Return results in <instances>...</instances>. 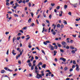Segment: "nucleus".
Listing matches in <instances>:
<instances>
[{"label": "nucleus", "mask_w": 80, "mask_h": 80, "mask_svg": "<svg viewBox=\"0 0 80 80\" xmlns=\"http://www.w3.org/2000/svg\"><path fill=\"white\" fill-rule=\"evenodd\" d=\"M75 65H73L72 66V68H75Z\"/></svg>", "instance_id": "4d7b16f0"}, {"label": "nucleus", "mask_w": 80, "mask_h": 80, "mask_svg": "<svg viewBox=\"0 0 80 80\" xmlns=\"http://www.w3.org/2000/svg\"><path fill=\"white\" fill-rule=\"evenodd\" d=\"M73 74H70L69 76V77H72V76H73Z\"/></svg>", "instance_id": "de8ad7c7"}, {"label": "nucleus", "mask_w": 80, "mask_h": 80, "mask_svg": "<svg viewBox=\"0 0 80 80\" xmlns=\"http://www.w3.org/2000/svg\"><path fill=\"white\" fill-rule=\"evenodd\" d=\"M36 49H37V50H39V51H40V49H39V48H38V47H36Z\"/></svg>", "instance_id": "3c124183"}, {"label": "nucleus", "mask_w": 80, "mask_h": 80, "mask_svg": "<svg viewBox=\"0 0 80 80\" xmlns=\"http://www.w3.org/2000/svg\"><path fill=\"white\" fill-rule=\"evenodd\" d=\"M49 48H51V50H54V47L53 46H52L50 44H49Z\"/></svg>", "instance_id": "7ed1b4c3"}, {"label": "nucleus", "mask_w": 80, "mask_h": 80, "mask_svg": "<svg viewBox=\"0 0 80 80\" xmlns=\"http://www.w3.org/2000/svg\"><path fill=\"white\" fill-rule=\"evenodd\" d=\"M20 57V55L19 54L18 56H16V59H18V58Z\"/></svg>", "instance_id": "f8f14e48"}, {"label": "nucleus", "mask_w": 80, "mask_h": 80, "mask_svg": "<svg viewBox=\"0 0 80 80\" xmlns=\"http://www.w3.org/2000/svg\"><path fill=\"white\" fill-rule=\"evenodd\" d=\"M54 48H55V49H57V48H58V47L57 45L55 46H54Z\"/></svg>", "instance_id": "4be33fe9"}, {"label": "nucleus", "mask_w": 80, "mask_h": 80, "mask_svg": "<svg viewBox=\"0 0 80 80\" xmlns=\"http://www.w3.org/2000/svg\"><path fill=\"white\" fill-rule=\"evenodd\" d=\"M66 80H70V78H67L66 79Z\"/></svg>", "instance_id": "774afa93"}, {"label": "nucleus", "mask_w": 80, "mask_h": 80, "mask_svg": "<svg viewBox=\"0 0 80 80\" xmlns=\"http://www.w3.org/2000/svg\"><path fill=\"white\" fill-rule=\"evenodd\" d=\"M70 43H73V40H72L70 41Z\"/></svg>", "instance_id": "864d4df0"}, {"label": "nucleus", "mask_w": 80, "mask_h": 80, "mask_svg": "<svg viewBox=\"0 0 80 80\" xmlns=\"http://www.w3.org/2000/svg\"><path fill=\"white\" fill-rule=\"evenodd\" d=\"M32 5V4L30 2H29V7H31Z\"/></svg>", "instance_id": "a19ab883"}, {"label": "nucleus", "mask_w": 80, "mask_h": 80, "mask_svg": "<svg viewBox=\"0 0 80 80\" xmlns=\"http://www.w3.org/2000/svg\"><path fill=\"white\" fill-rule=\"evenodd\" d=\"M9 52V49H8L7 51L6 54L8 55V52Z\"/></svg>", "instance_id": "c9c22d12"}, {"label": "nucleus", "mask_w": 80, "mask_h": 80, "mask_svg": "<svg viewBox=\"0 0 80 80\" xmlns=\"http://www.w3.org/2000/svg\"><path fill=\"white\" fill-rule=\"evenodd\" d=\"M28 47H29V48H32V46H31V45H30V44L29 45Z\"/></svg>", "instance_id": "0e129e2a"}, {"label": "nucleus", "mask_w": 80, "mask_h": 80, "mask_svg": "<svg viewBox=\"0 0 80 80\" xmlns=\"http://www.w3.org/2000/svg\"><path fill=\"white\" fill-rule=\"evenodd\" d=\"M51 5L52 7H53L55 4L54 3H51Z\"/></svg>", "instance_id": "f3484780"}, {"label": "nucleus", "mask_w": 80, "mask_h": 80, "mask_svg": "<svg viewBox=\"0 0 80 80\" xmlns=\"http://www.w3.org/2000/svg\"><path fill=\"white\" fill-rule=\"evenodd\" d=\"M1 73H5V70H2L1 71Z\"/></svg>", "instance_id": "0eeeda50"}, {"label": "nucleus", "mask_w": 80, "mask_h": 80, "mask_svg": "<svg viewBox=\"0 0 80 80\" xmlns=\"http://www.w3.org/2000/svg\"><path fill=\"white\" fill-rule=\"evenodd\" d=\"M10 3H9L8 2H6V5H9Z\"/></svg>", "instance_id": "e2e57ef3"}, {"label": "nucleus", "mask_w": 80, "mask_h": 80, "mask_svg": "<svg viewBox=\"0 0 80 80\" xmlns=\"http://www.w3.org/2000/svg\"><path fill=\"white\" fill-rule=\"evenodd\" d=\"M16 40V37H14L12 39V42L13 43H14V41Z\"/></svg>", "instance_id": "6e6552de"}, {"label": "nucleus", "mask_w": 80, "mask_h": 80, "mask_svg": "<svg viewBox=\"0 0 80 80\" xmlns=\"http://www.w3.org/2000/svg\"><path fill=\"white\" fill-rule=\"evenodd\" d=\"M68 6L67 5H65L64 6V8L65 10H66L67 9V8Z\"/></svg>", "instance_id": "ddd939ff"}, {"label": "nucleus", "mask_w": 80, "mask_h": 80, "mask_svg": "<svg viewBox=\"0 0 80 80\" xmlns=\"http://www.w3.org/2000/svg\"><path fill=\"white\" fill-rule=\"evenodd\" d=\"M17 6H15L13 7V8H14V9H16V8H17Z\"/></svg>", "instance_id": "6e6d98bb"}, {"label": "nucleus", "mask_w": 80, "mask_h": 80, "mask_svg": "<svg viewBox=\"0 0 80 80\" xmlns=\"http://www.w3.org/2000/svg\"><path fill=\"white\" fill-rule=\"evenodd\" d=\"M42 52L43 53H44V55H45V52H44V51H43V50H42Z\"/></svg>", "instance_id": "f704fd0d"}, {"label": "nucleus", "mask_w": 80, "mask_h": 80, "mask_svg": "<svg viewBox=\"0 0 80 80\" xmlns=\"http://www.w3.org/2000/svg\"><path fill=\"white\" fill-rule=\"evenodd\" d=\"M26 2H25V0H23V1L22 2V3H24V4H25V3Z\"/></svg>", "instance_id": "5fc2aeb1"}, {"label": "nucleus", "mask_w": 80, "mask_h": 80, "mask_svg": "<svg viewBox=\"0 0 80 80\" xmlns=\"http://www.w3.org/2000/svg\"><path fill=\"white\" fill-rule=\"evenodd\" d=\"M35 59H36V60H38V57L37 56H35Z\"/></svg>", "instance_id": "473e14b6"}, {"label": "nucleus", "mask_w": 80, "mask_h": 80, "mask_svg": "<svg viewBox=\"0 0 80 80\" xmlns=\"http://www.w3.org/2000/svg\"><path fill=\"white\" fill-rule=\"evenodd\" d=\"M39 64L41 65H42L43 64V63L42 62H40L39 63Z\"/></svg>", "instance_id": "79ce46f5"}, {"label": "nucleus", "mask_w": 80, "mask_h": 80, "mask_svg": "<svg viewBox=\"0 0 80 80\" xmlns=\"http://www.w3.org/2000/svg\"><path fill=\"white\" fill-rule=\"evenodd\" d=\"M5 34H6V35H8V34H9V32H6Z\"/></svg>", "instance_id": "09e8293b"}, {"label": "nucleus", "mask_w": 80, "mask_h": 80, "mask_svg": "<svg viewBox=\"0 0 80 80\" xmlns=\"http://www.w3.org/2000/svg\"><path fill=\"white\" fill-rule=\"evenodd\" d=\"M18 36H20V35H21V33H19L18 34Z\"/></svg>", "instance_id": "680f3d73"}, {"label": "nucleus", "mask_w": 80, "mask_h": 80, "mask_svg": "<svg viewBox=\"0 0 80 80\" xmlns=\"http://www.w3.org/2000/svg\"><path fill=\"white\" fill-rule=\"evenodd\" d=\"M31 16H32V17H33L34 14H33V12H31Z\"/></svg>", "instance_id": "5701e85b"}, {"label": "nucleus", "mask_w": 80, "mask_h": 80, "mask_svg": "<svg viewBox=\"0 0 80 80\" xmlns=\"http://www.w3.org/2000/svg\"><path fill=\"white\" fill-rule=\"evenodd\" d=\"M76 36H77V34H76L75 35H72V37H73L74 38H75V37H76Z\"/></svg>", "instance_id": "37998d69"}, {"label": "nucleus", "mask_w": 80, "mask_h": 80, "mask_svg": "<svg viewBox=\"0 0 80 80\" xmlns=\"http://www.w3.org/2000/svg\"><path fill=\"white\" fill-rule=\"evenodd\" d=\"M36 22L37 23V24H39V22L38 21V19H36Z\"/></svg>", "instance_id": "8fccbe9b"}, {"label": "nucleus", "mask_w": 80, "mask_h": 80, "mask_svg": "<svg viewBox=\"0 0 80 80\" xmlns=\"http://www.w3.org/2000/svg\"><path fill=\"white\" fill-rule=\"evenodd\" d=\"M35 70H38V68H37V66H36L35 67Z\"/></svg>", "instance_id": "a18cd8bd"}, {"label": "nucleus", "mask_w": 80, "mask_h": 80, "mask_svg": "<svg viewBox=\"0 0 80 80\" xmlns=\"http://www.w3.org/2000/svg\"><path fill=\"white\" fill-rule=\"evenodd\" d=\"M28 65L29 66V67H31L32 66V63L29 62L28 64Z\"/></svg>", "instance_id": "dca6fc26"}, {"label": "nucleus", "mask_w": 80, "mask_h": 80, "mask_svg": "<svg viewBox=\"0 0 80 80\" xmlns=\"http://www.w3.org/2000/svg\"><path fill=\"white\" fill-rule=\"evenodd\" d=\"M31 20H32V19H31V18H29V19L28 20V22L30 23V22H31Z\"/></svg>", "instance_id": "aec40b11"}, {"label": "nucleus", "mask_w": 80, "mask_h": 80, "mask_svg": "<svg viewBox=\"0 0 80 80\" xmlns=\"http://www.w3.org/2000/svg\"><path fill=\"white\" fill-rule=\"evenodd\" d=\"M57 45L59 47H61V45L60 44L57 43Z\"/></svg>", "instance_id": "4468645a"}, {"label": "nucleus", "mask_w": 80, "mask_h": 80, "mask_svg": "<svg viewBox=\"0 0 80 80\" xmlns=\"http://www.w3.org/2000/svg\"><path fill=\"white\" fill-rule=\"evenodd\" d=\"M43 43L44 45H47V42H44Z\"/></svg>", "instance_id": "b1692460"}, {"label": "nucleus", "mask_w": 80, "mask_h": 80, "mask_svg": "<svg viewBox=\"0 0 80 80\" xmlns=\"http://www.w3.org/2000/svg\"><path fill=\"white\" fill-rule=\"evenodd\" d=\"M35 72L37 74V77L36 78H37L38 79H39L40 78H42V75H41V74H39L38 73V70H35Z\"/></svg>", "instance_id": "f257e3e1"}, {"label": "nucleus", "mask_w": 80, "mask_h": 80, "mask_svg": "<svg viewBox=\"0 0 80 80\" xmlns=\"http://www.w3.org/2000/svg\"><path fill=\"white\" fill-rule=\"evenodd\" d=\"M68 70V68L67 67H65L64 68V70L65 71H67V70Z\"/></svg>", "instance_id": "6ab92c4d"}, {"label": "nucleus", "mask_w": 80, "mask_h": 80, "mask_svg": "<svg viewBox=\"0 0 80 80\" xmlns=\"http://www.w3.org/2000/svg\"><path fill=\"white\" fill-rule=\"evenodd\" d=\"M63 21L64 22H63V23H64V24H65V25L67 24V21H66L65 20H63Z\"/></svg>", "instance_id": "9b49d317"}, {"label": "nucleus", "mask_w": 80, "mask_h": 80, "mask_svg": "<svg viewBox=\"0 0 80 80\" xmlns=\"http://www.w3.org/2000/svg\"><path fill=\"white\" fill-rule=\"evenodd\" d=\"M42 68H46V64H43V65L42 66Z\"/></svg>", "instance_id": "9d476101"}, {"label": "nucleus", "mask_w": 80, "mask_h": 80, "mask_svg": "<svg viewBox=\"0 0 80 80\" xmlns=\"http://www.w3.org/2000/svg\"><path fill=\"white\" fill-rule=\"evenodd\" d=\"M66 49H69L70 48V47H69V46H67V47L66 46Z\"/></svg>", "instance_id": "72a5a7b5"}, {"label": "nucleus", "mask_w": 80, "mask_h": 80, "mask_svg": "<svg viewBox=\"0 0 80 80\" xmlns=\"http://www.w3.org/2000/svg\"><path fill=\"white\" fill-rule=\"evenodd\" d=\"M76 70L77 71V72H79V67H77L76 68Z\"/></svg>", "instance_id": "1a4fd4ad"}, {"label": "nucleus", "mask_w": 80, "mask_h": 80, "mask_svg": "<svg viewBox=\"0 0 80 80\" xmlns=\"http://www.w3.org/2000/svg\"><path fill=\"white\" fill-rule=\"evenodd\" d=\"M8 13H10V14H12V12L10 11H9L8 12Z\"/></svg>", "instance_id": "338daca9"}, {"label": "nucleus", "mask_w": 80, "mask_h": 80, "mask_svg": "<svg viewBox=\"0 0 80 80\" xmlns=\"http://www.w3.org/2000/svg\"><path fill=\"white\" fill-rule=\"evenodd\" d=\"M15 5H16V6L17 7H19V5L18 4V3L17 2L15 3Z\"/></svg>", "instance_id": "393cba45"}, {"label": "nucleus", "mask_w": 80, "mask_h": 80, "mask_svg": "<svg viewBox=\"0 0 80 80\" xmlns=\"http://www.w3.org/2000/svg\"><path fill=\"white\" fill-rule=\"evenodd\" d=\"M44 29H45V28L43 27V30L42 32V33H43V32H44V31L45 32H47V29L44 30Z\"/></svg>", "instance_id": "423d86ee"}, {"label": "nucleus", "mask_w": 80, "mask_h": 80, "mask_svg": "<svg viewBox=\"0 0 80 80\" xmlns=\"http://www.w3.org/2000/svg\"><path fill=\"white\" fill-rule=\"evenodd\" d=\"M31 25L32 27H33V25H35V24L34 23H32L31 24Z\"/></svg>", "instance_id": "bf43d9fd"}, {"label": "nucleus", "mask_w": 80, "mask_h": 80, "mask_svg": "<svg viewBox=\"0 0 80 80\" xmlns=\"http://www.w3.org/2000/svg\"><path fill=\"white\" fill-rule=\"evenodd\" d=\"M43 15L44 16V18H45V17H46V15L45 14L44 12H43Z\"/></svg>", "instance_id": "58836bf2"}, {"label": "nucleus", "mask_w": 80, "mask_h": 80, "mask_svg": "<svg viewBox=\"0 0 80 80\" xmlns=\"http://www.w3.org/2000/svg\"><path fill=\"white\" fill-rule=\"evenodd\" d=\"M61 43L62 45L63 46V48H66V46L67 45V43H66V42H61Z\"/></svg>", "instance_id": "f03ea898"}, {"label": "nucleus", "mask_w": 80, "mask_h": 80, "mask_svg": "<svg viewBox=\"0 0 80 80\" xmlns=\"http://www.w3.org/2000/svg\"><path fill=\"white\" fill-rule=\"evenodd\" d=\"M73 64L74 65H75L76 64V62H75V60H73L72 62Z\"/></svg>", "instance_id": "2eb2a0df"}, {"label": "nucleus", "mask_w": 80, "mask_h": 80, "mask_svg": "<svg viewBox=\"0 0 80 80\" xmlns=\"http://www.w3.org/2000/svg\"><path fill=\"white\" fill-rule=\"evenodd\" d=\"M68 14L69 15H72V12H69Z\"/></svg>", "instance_id": "c85d7f7f"}, {"label": "nucleus", "mask_w": 80, "mask_h": 80, "mask_svg": "<svg viewBox=\"0 0 80 80\" xmlns=\"http://www.w3.org/2000/svg\"><path fill=\"white\" fill-rule=\"evenodd\" d=\"M73 69L71 68L70 69L69 71H70V72H72V71H73Z\"/></svg>", "instance_id": "49530a36"}, {"label": "nucleus", "mask_w": 80, "mask_h": 80, "mask_svg": "<svg viewBox=\"0 0 80 80\" xmlns=\"http://www.w3.org/2000/svg\"><path fill=\"white\" fill-rule=\"evenodd\" d=\"M52 34H53L54 35H55L56 34V32H55V31H53V32H52Z\"/></svg>", "instance_id": "7c9ffc66"}, {"label": "nucleus", "mask_w": 80, "mask_h": 80, "mask_svg": "<svg viewBox=\"0 0 80 80\" xmlns=\"http://www.w3.org/2000/svg\"><path fill=\"white\" fill-rule=\"evenodd\" d=\"M19 31L20 32H21V33H23V31L22 30H20Z\"/></svg>", "instance_id": "603ef678"}, {"label": "nucleus", "mask_w": 80, "mask_h": 80, "mask_svg": "<svg viewBox=\"0 0 80 80\" xmlns=\"http://www.w3.org/2000/svg\"><path fill=\"white\" fill-rule=\"evenodd\" d=\"M34 69V67L33 66H32L31 68V70H33Z\"/></svg>", "instance_id": "a211bd4d"}, {"label": "nucleus", "mask_w": 80, "mask_h": 80, "mask_svg": "<svg viewBox=\"0 0 80 80\" xmlns=\"http://www.w3.org/2000/svg\"><path fill=\"white\" fill-rule=\"evenodd\" d=\"M70 48H71V49H74V48H75L74 47H72V46L70 47Z\"/></svg>", "instance_id": "052dcab7"}, {"label": "nucleus", "mask_w": 80, "mask_h": 80, "mask_svg": "<svg viewBox=\"0 0 80 80\" xmlns=\"http://www.w3.org/2000/svg\"><path fill=\"white\" fill-rule=\"evenodd\" d=\"M22 0H20V1H19L18 2V3H22Z\"/></svg>", "instance_id": "c03bdc74"}, {"label": "nucleus", "mask_w": 80, "mask_h": 80, "mask_svg": "<svg viewBox=\"0 0 80 80\" xmlns=\"http://www.w3.org/2000/svg\"><path fill=\"white\" fill-rule=\"evenodd\" d=\"M46 22L48 23L49 24H50V21L48 20H46Z\"/></svg>", "instance_id": "4c0bfd02"}, {"label": "nucleus", "mask_w": 80, "mask_h": 80, "mask_svg": "<svg viewBox=\"0 0 80 80\" xmlns=\"http://www.w3.org/2000/svg\"><path fill=\"white\" fill-rule=\"evenodd\" d=\"M57 27L58 28H59V27H60V24H58L57 25Z\"/></svg>", "instance_id": "c756f323"}, {"label": "nucleus", "mask_w": 80, "mask_h": 80, "mask_svg": "<svg viewBox=\"0 0 80 80\" xmlns=\"http://www.w3.org/2000/svg\"><path fill=\"white\" fill-rule=\"evenodd\" d=\"M60 51L61 52H62V53H63L64 52V51L62 49H60Z\"/></svg>", "instance_id": "412c9836"}, {"label": "nucleus", "mask_w": 80, "mask_h": 80, "mask_svg": "<svg viewBox=\"0 0 80 80\" xmlns=\"http://www.w3.org/2000/svg\"><path fill=\"white\" fill-rule=\"evenodd\" d=\"M57 9H58H58H59L60 8V6H58L57 7Z\"/></svg>", "instance_id": "13d9d810"}, {"label": "nucleus", "mask_w": 80, "mask_h": 80, "mask_svg": "<svg viewBox=\"0 0 80 80\" xmlns=\"http://www.w3.org/2000/svg\"><path fill=\"white\" fill-rule=\"evenodd\" d=\"M61 27L62 28H63L64 27V26L63 25H61Z\"/></svg>", "instance_id": "e433bc0d"}, {"label": "nucleus", "mask_w": 80, "mask_h": 80, "mask_svg": "<svg viewBox=\"0 0 80 80\" xmlns=\"http://www.w3.org/2000/svg\"><path fill=\"white\" fill-rule=\"evenodd\" d=\"M60 59L62 60V61H63V62H65L66 61V59L63 58H60Z\"/></svg>", "instance_id": "39448f33"}, {"label": "nucleus", "mask_w": 80, "mask_h": 80, "mask_svg": "<svg viewBox=\"0 0 80 80\" xmlns=\"http://www.w3.org/2000/svg\"><path fill=\"white\" fill-rule=\"evenodd\" d=\"M49 18L50 19H51L52 18V15L50 14L49 16Z\"/></svg>", "instance_id": "a878e982"}, {"label": "nucleus", "mask_w": 80, "mask_h": 80, "mask_svg": "<svg viewBox=\"0 0 80 80\" xmlns=\"http://www.w3.org/2000/svg\"><path fill=\"white\" fill-rule=\"evenodd\" d=\"M4 69H5L6 70H7V71H8L9 72H13V71L9 69H8V68L7 67L4 68Z\"/></svg>", "instance_id": "20e7f679"}, {"label": "nucleus", "mask_w": 80, "mask_h": 80, "mask_svg": "<svg viewBox=\"0 0 80 80\" xmlns=\"http://www.w3.org/2000/svg\"><path fill=\"white\" fill-rule=\"evenodd\" d=\"M14 15L15 17H18V16L16 14H14Z\"/></svg>", "instance_id": "bb28decb"}, {"label": "nucleus", "mask_w": 80, "mask_h": 80, "mask_svg": "<svg viewBox=\"0 0 80 80\" xmlns=\"http://www.w3.org/2000/svg\"><path fill=\"white\" fill-rule=\"evenodd\" d=\"M18 62L19 63V64H21V61H18Z\"/></svg>", "instance_id": "69168bd1"}, {"label": "nucleus", "mask_w": 80, "mask_h": 80, "mask_svg": "<svg viewBox=\"0 0 80 80\" xmlns=\"http://www.w3.org/2000/svg\"><path fill=\"white\" fill-rule=\"evenodd\" d=\"M27 63H30V60H28L27 62Z\"/></svg>", "instance_id": "ea45409f"}, {"label": "nucleus", "mask_w": 80, "mask_h": 80, "mask_svg": "<svg viewBox=\"0 0 80 80\" xmlns=\"http://www.w3.org/2000/svg\"><path fill=\"white\" fill-rule=\"evenodd\" d=\"M20 37H18L17 38V40H20Z\"/></svg>", "instance_id": "cd10ccee"}, {"label": "nucleus", "mask_w": 80, "mask_h": 80, "mask_svg": "<svg viewBox=\"0 0 80 80\" xmlns=\"http://www.w3.org/2000/svg\"><path fill=\"white\" fill-rule=\"evenodd\" d=\"M72 53H75V51L74 50H72L71 52Z\"/></svg>", "instance_id": "2f4dec72"}]
</instances>
